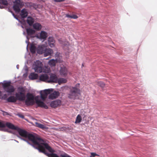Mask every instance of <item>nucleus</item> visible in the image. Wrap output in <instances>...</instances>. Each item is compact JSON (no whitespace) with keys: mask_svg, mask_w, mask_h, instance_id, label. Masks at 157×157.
Listing matches in <instances>:
<instances>
[{"mask_svg":"<svg viewBox=\"0 0 157 157\" xmlns=\"http://www.w3.org/2000/svg\"><path fill=\"white\" fill-rule=\"evenodd\" d=\"M50 93V90L49 89L45 90L40 92V96L41 99L44 101L47 98L48 95Z\"/></svg>","mask_w":157,"mask_h":157,"instance_id":"12","label":"nucleus"},{"mask_svg":"<svg viewBox=\"0 0 157 157\" xmlns=\"http://www.w3.org/2000/svg\"><path fill=\"white\" fill-rule=\"evenodd\" d=\"M67 82V80L63 78H61L59 79H57V83L59 84H60L62 83H65Z\"/></svg>","mask_w":157,"mask_h":157,"instance_id":"26","label":"nucleus"},{"mask_svg":"<svg viewBox=\"0 0 157 157\" xmlns=\"http://www.w3.org/2000/svg\"><path fill=\"white\" fill-rule=\"evenodd\" d=\"M54 43L55 42L48 43V44L51 47H53L55 46Z\"/></svg>","mask_w":157,"mask_h":157,"instance_id":"35","label":"nucleus"},{"mask_svg":"<svg viewBox=\"0 0 157 157\" xmlns=\"http://www.w3.org/2000/svg\"><path fill=\"white\" fill-rule=\"evenodd\" d=\"M60 75L63 77H66L68 73V70L66 67L64 66L60 67L59 71Z\"/></svg>","mask_w":157,"mask_h":157,"instance_id":"13","label":"nucleus"},{"mask_svg":"<svg viewBox=\"0 0 157 157\" xmlns=\"http://www.w3.org/2000/svg\"><path fill=\"white\" fill-rule=\"evenodd\" d=\"M28 14V13L27 10L25 9H22L21 11L20 14L21 17L22 18H25L27 17Z\"/></svg>","mask_w":157,"mask_h":157,"instance_id":"19","label":"nucleus"},{"mask_svg":"<svg viewBox=\"0 0 157 157\" xmlns=\"http://www.w3.org/2000/svg\"><path fill=\"white\" fill-rule=\"evenodd\" d=\"M33 26L34 29L37 31L40 30L42 27L41 25L38 22H36L33 25Z\"/></svg>","mask_w":157,"mask_h":157,"instance_id":"20","label":"nucleus"},{"mask_svg":"<svg viewBox=\"0 0 157 157\" xmlns=\"http://www.w3.org/2000/svg\"><path fill=\"white\" fill-rule=\"evenodd\" d=\"M26 33L27 35L31 37H33V36L36 32L35 31L32 29L30 28H27L26 29Z\"/></svg>","mask_w":157,"mask_h":157,"instance_id":"15","label":"nucleus"},{"mask_svg":"<svg viewBox=\"0 0 157 157\" xmlns=\"http://www.w3.org/2000/svg\"><path fill=\"white\" fill-rule=\"evenodd\" d=\"M48 36L47 33L44 31H41L40 33L39 36H37V37L40 39L45 40Z\"/></svg>","mask_w":157,"mask_h":157,"instance_id":"18","label":"nucleus"},{"mask_svg":"<svg viewBox=\"0 0 157 157\" xmlns=\"http://www.w3.org/2000/svg\"><path fill=\"white\" fill-rule=\"evenodd\" d=\"M3 88L5 91L9 93H11L14 91L13 86L11 85V82H8L3 84Z\"/></svg>","mask_w":157,"mask_h":157,"instance_id":"7","label":"nucleus"},{"mask_svg":"<svg viewBox=\"0 0 157 157\" xmlns=\"http://www.w3.org/2000/svg\"><path fill=\"white\" fill-rule=\"evenodd\" d=\"M66 17H67L68 18H71V15H69L68 14H66Z\"/></svg>","mask_w":157,"mask_h":157,"instance_id":"38","label":"nucleus"},{"mask_svg":"<svg viewBox=\"0 0 157 157\" xmlns=\"http://www.w3.org/2000/svg\"><path fill=\"white\" fill-rule=\"evenodd\" d=\"M59 95V91H55L49 95L48 98L50 99H53L58 98Z\"/></svg>","mask_w":157,"mask_h":157,"instance_id":"16","label":"nucleus"},{"mask_svg":"<svg viewBox=\"0 0 157 157\" xmlns=\"http://www.w3.org/2000/svg\"><path fill=\"white\" fill-rule=\"evenodd\" d=\"M78 17L76 15L72 14L71 15V18L73 19H77Z\"/></svg>","mask_w":157,"mask_h":157,"instance_id":"36","label":"nucleus"},{"mask_svg":"<svg viewBox=\"0 0 157 157\" xmlns=\"http://www.w3.org/2000/svg\"><path fill=\"white\" fill-rule=\"evenodd\" d=\"M17 99L14 96H10L7 99V101L8 102H14L16 101Z\"/></svg>","mask_w":157,"mask_h":157,"instance_id":"23","label":"nucleus"},{"mask_svg":"<svg viewBox=\"0 0 157 157\" xmlns=\"http://www.w3.org/2000/svg\"><path fill=\"white\" fill-rule=\"evenodd\" d=\"M59 42L60 44H63V43L62 41H61V40H59Z\"/></svg>","mask_w":157,"mask_h":157,"instance_id":"41","label":"nucleus"},{"mask_svg":"<svg viewBox=\"0 0 157 157\" xmlns=\"http://www.w3.org/2000/svg\"><path fill=\"white\" fill-rule=\"evenodd\" d=\"M98 155L96 154L95 153H91V155L90 156V157H94L96 156H98Z\"/></svg>","mask_w":157,"mask_h":157,"instance_id":"34","label":"nucleus"},{"mask_svg":"<svg viewBox=\"0 0 157 157\" xmlns=\"http://www.w3.org/2000/svg\"><path fill=\"white\" fill-rule=\"evenodd\" d=\"M19 116L20 117H21V118H24V116L23 115H22V114H19Z\"/></svg>","mask_w":157,"mask_h":157,"instance_id":"39","label":"nucleus"},{"mask_svg":"<svg viewBox=\"0 0 157 157\" xmlns=\"http://www.w3.org/2000/svg\"><path fill=\"white\" fill-rule=\"evenodd\" d=\"M8 113L6 112H4V115H8Z\"/></svg>","mask_w":157,"mask_h":157,"instance_id":"40","label":"nucleus"},{"mask_svg":"<svg viewBox=\"0 0 157 157\" xmlns=\"http://www.w3.org/2000/svg\"><path fill=\"white\" fill-rule=\"evenodd\" d=\"M48 43L50 42H55V40L52 37H49L48 39Z\"/></svg>","mask_w":157,"mask_h":157,"instance_id":"33","label":"nucleus"},{"mask_svg":"<svg viewBox=\"0 0 157 157\" xmlns=\"http://www.w3.org/2000/svg\"><path fill=\"white\" fill-rule=\"evenodd\" d=\"M6 126L9 128L13 130H17L18 128V127L15 126L13 124L7 122L5 124L2 122L0 121V128H4Z\"/></svg>","mask_w":157,"mask_h":157,"instance_id":"9","label":"nucleus"},{"mask_svg":"<svg viewBox=\"0 0 157 157\" xmlns=\"http://www.w3.org/2000/svg\"><path fill=\"white\" fill-rule=\"evenodd\" d=\"M27 22L29 26H32L33 24L34 19L32 17L29 16L27 17Z\"/></svg>","mask_w":157,"mask_h":157,"instance_id":"22","label":"nucleus"},{"mask_svg":"<svg viewBox=\"0 0 157 157\" xmlns=\"http://www.w3.org/2000/svg\"><path fill=\"white\" fill-rule=\"evenodd\" d=\"M61 129L62 131H66L67 130H72L73 129V128L72 127L70 126L69 127H68L67 128L65 127H63Z\"/></svg>","mask_w":157,"mask_h":157,"instance_id":"30","label":"nucleus"},{"mask_svg":"<svg viewBox=\"0 0 157 157\" xmlns=\"http://www.w3.org/2000/svg\"><path fill=\"white\" fill-rule=\"evenodd\" d=\"M49 79V76L48 74H43L41 75L39 77L40 80L48 82Z\"/></svg>","mask_w":157,"mask_h":157,"instance_id":"17","label":"nucleus"},{"mask_svg":"<svg viewBox=\"0 0 157 157\" xmlns=\"http://www.w3.org/2000/svg\"><path fill=\"white\" fill-rule=\"evenodd\" d=\"M26 99L25 101V104L27 105H33L35 103L34 100H35L37 106L45 109L48 108V106L43 102L38 99V97L36 96L34 98V96L33 94L28 93L26 94Z\"/></svg>","mask_w":157,"mask_h":157,"instance_id":"3","label":"nucleus"},{"mask_svg":"<svg viewBox=\"0 0 157 157\" xmlns=\"http://www.w3.org/2000/svg\"><path fill=\"white\" fill-rule=\"evenodd\" d=\"M4 8V6L1 5H0V8L1 9H2Z\"/></svg>","mask_w":157,"mask_h":157,"instance_id":"42","label":"nucleus"},{"mask_svg":"<svg viewBox=\"0 0 157 157\" xmlns=\"http://www.w3.org/2000/svg\"><path fill=\"white\" fill-rule=\"evenodd\" d=\"M38 77V74L34 73H31L29 76L30 78L32 80L36 79Z\"/></svg>","mask_w":157,"mask_h":157,"instance_id":"24","label":"nucleus"},{"mask_svg":"<svg viewBox=\"0 0 157 157\" xmlns=\"http://www.w3.org/2000/svg\"><path fill=\"white\" fill-rule=\"evenodd\" d=\"M0 3L6 6H7L8 5V3L6 0H0Z\"/></svg>","mask_w":157,"mask_h":157,"instance_id":"29","label":"nucleus"},{"mask_svg":"<svg viewBox=\"0 0 157 157\" xmlns=\"http://www.w3.org/2000/svg\"><path fill=\"white\" fill-rule=\"evenodd\" d=\"M14 4L13 6V9L16 12H19L20 11V8H22L24 4L23 2L20 0H16L14 2Z\"/></svg>","mask_w":157,"mask_h":157,"instance_id":"5","label":"nucleus"},{"mask_svg":"<svg viewBox=\"0 0 157 157\" xmlns=\"http://www.w3.org/2000/svg\"><path fill=\"white\" fill-rule=\"evenodd\" d=\"M36 149L38 150L39 152H42L48 157H59L56 154L54 153L55 152L46 142L43 140L39 145H38ZM60 157H71L67 154L61 155Z\"/></svg>","mask_w":157,"mask_h":157,"instance_id":"1","label":"nucleus"},{"mask_svg":"<svg viewBox=\"0 0 157 157\" xmlns=\"http://www.w3.org/2000/svg\"><path fill=\"white\" fill-rule=\"evenodd\" d=\"M20 92L16 94V98L17 100L20 101H24L25 98V90L22 88H19Z\"/></svg>","mask_w":157,"mask_h":157,"instance_id":"6","label":"nucleus"},{"mask_svg":"<svg viewBox=\"0 0 157 157\" xmlns=\"http://www.w3.org/2000/svg\"><path fill=\"white\" fill-rule=\"evenodd\" d=\"M17 130L19 135L21 137L28 138L31 141L36 149L38 145L43 142V140L38 137L36 134L30 133L25 130L19 128H18Z\"/></svg>","mask_w":157,"mask_h":157,"instance_id":"2","label":"nucleus"},{"mask_svg":"<svg viewBox=\"0 0 157 157\" xmlns=\"http://www.w3.org/2000/svg\"><path fill=\"white\" fill-rule=\"evenodd\" d=\"M42 64L39 60L36 61L33 64L34 69L35 71L38 73L42 72Z\"/></svg>","mask_w":157,"mask_h":157,"instance_id":"8","label":"nucleus"},{"mask_svg":"<svg viewBox=\"0 0 157 157\" xmlns=\"http://www.w3.org/2000/svg\"><path fill=\"white\" fill-rule=\"evenodd\" d=\"M46 48L44 45H39L37 48V53L40 54L44 53Z\"/></svg>","mask_w":157,"mask_h":157,"instance_id":"14","label":"nucleus"},{"mask_svg":"<svg viewBox=\"0 0 157 157\" xmlns=\"http://www.w3.org/2000/svg\"><path fill=\"white\" fill-rule=\"evenodd\" d=\"M37 126L42 129H44L46 128V126L44 125L43 124H40V123H37Z\"/></svg>","mask_w":157,"mask_h":157,"instance_id":"31","label":"nucleus"},{"mask_svg":"<svg viewBox=\"0 0 157 157\" xmlns=\"http://www.w3.org/2000/svg\"><path fill=\"white\" fill-rule=\"evenodd\" d=\"M53 51L52 49L50 48H46L44 53V56H46L49 55H51L53 53Z\"/></svg>","mask_w":157,"mask_h":157,"instance_id":"21","label":"nucleus"},{"mask_svg":"<svg viewBox=\"0 0 157 157\" xmlns=\"http://www.w3.org/2000/svg\"><path fill=\"white\" fill-rule=\"evenodd\" d=\"M65 0H54V1L56 2H63Z\"/></svg>","mask_w":157,"mask_h":157,"instance_id":"37","label":"nucleus"},{"mask_svg":"<svg viewBox=\"0 0 157 157\" xmlns=\"http://www.w3.org/2000/svg\"><path fill=\"white\" fill-rule=\"evenodd\" d=\"M79 83L76 84L74 87H71L70 93L68 94V97L70 99H75V97L80 94V90L79 89Z\"/></svg>","mask_w":157,"mask_h":157,"instance_id":"4","label":"nucleus"},{"mask_svg":"<svg viewBox=\"0 0 157 157\" xmlns=\"http://www.w3.org/2000/svg\"><path fill=\"white\" fill-rule=\"evenodd\" d=\"M56 60L52 59L50 60L48 62V64L51 67L56 65Z\"/></svg>","mask_w":157,"mask_h":157,"instance_id":"25","label":"nucleus"},{"mask_svg":"<svg viewBox=\"0 0 157 157\" xmlns=\"http://www.w3.org/2000/svg\"><path fill=\"white\" fill-rule=\"evenodd\" d=\"M36 49V47L34 45H31L30 48V51L32 54H34L35 53Z\"/></svg>","mask_w":157,"mask_h":157,"instance_id":"27","label":"nucleus"},{"mask_svg":"<svg viewBox=\"0 0 157 157\" xmlns=\"http://www.w3.org/2000/svg\"><path fill=\"white\" fill-rule=\"evenodd\" d=\"M61 104V101L59 99H57L52 101L50 105L52 107L55 108L59 107Z\"/></svg>","mask_w":157,"mask_h":157,"instance_id":"10","label":"nucleus"},{"mask_svg":"<svg viewBox=\"0 0 157 157\" xmlns=\"http://www.w3.org/2000/svg\"><path fill=\"white\" fill-rule=\"evenodd\" d=\"M82 66H83V64H82Z\"/></svg>","mask_w":157,"mask_h":157,"instance_id":"43","label":"nucleus"},{"mask_svg":"<svg viewBox=\"0 0 157 157\" xmlns=\"http://www.w3.org/2000/svg\"><path fill=\"white\" fill-rule=\"evenodd\" d=\"M98 85L101 87H104L105 85L104 82H99L98 83Z\"/></svg>","mask_w":157,"mask_h":157,"instance_id":"32","label":"nucleus"},{"mask_svg":"<svg viewBox=\"0 0 157 157\" xmlns=\"http://www.w3.org/2000/svg\"><path fill=\"white\" fill-rule=\"evenodd\" d=\"M82 120V118L81 116L79 115H78L76 117L75 122V123H79L81 122Z\"/></svg>","mask_w":157,"mask_h":157,"instance_id":"28","label":"nucleus"},{"mask_svg":"<svg viewBox=\"0 0 157 157\" xmlns=\"http://www.w3.org/2000/svg\"><path fill=\"white\" fill-rule=\"evenodd\" d=\"M58 78L55 74H50V78L48 80V83H57Z\"/></svg>","mask_w":157,"mask_h":157,"instance_id":"11","label":"nucleus"}]
</instances>
